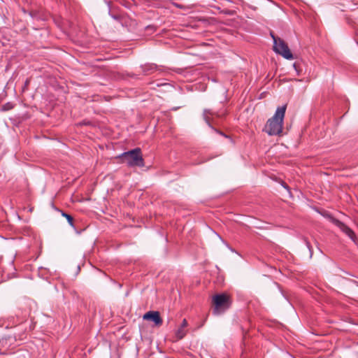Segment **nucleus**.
I'll return each instance as SVG.
<instances>
[{"instance_id":"nucleus-1","label":"nucleus","mask_w":358,"mask_h":358,"mask_svg":"<svg viewBox=\"0 0 358 358\" xmlns=\"http://www.w3.org/2000/svg\"><path fill=\"white\" fill-rule=\"evenodd\" d=\"M286 108V105L278 107L274 115L267 120L264 131L269 136H279L282 133Z\"/></svg>"},{"instance_id":"nucleus-2","label":"nucleus","mask_w":358,"mask_h":358,"mask_svg":"<svg viewBox=\"0 0 358 358\" xmlns=\"http://www.w3.org/2000/svg\"><path fill=\"white\" fill-rule=\"evenodd\" d=\"M119 157L121 159L122 162L127 164L129 166L143 167L144 166L140 148L125 152L120 155Z\"/></svg>"},{"instance_id":"nucleus-3","label":"nucleus","mask_w":358,"mask_h":358,"mask_svg":"<svg viewBox=\"0 0 358 358\" xmlns=\"http://www.w3.org/2000/svg\"><path fill=\"white\" fill-rule=\"evenodd\" d=\"M213 314L219 315L230 307L231 299L227 294H216L213 297Z\"/></svg>"},{"instance_id":"nucleus-4","label":"nucleus","mask_w":358,"mask_h":358,"mask_svg":"<svg viewBox=\"0 0 358 358\" xmlns=\"http://www.w3.org/2000/svg\"><path fill=\"white\" fill-rule=\"evenodd\" d=\"M271 36L273 39V50L286 59H293L294 56L285 41L280 38H275L273 34Z\"/></svg>"},{"instance_id":"nucleus-5","label":"nucleus","mask_w":358,"mask_h":358,"mask_svg":"<svg viewBox=\"0 0 358 358\" xmlns=\"http://www.w3.org/2000/svg\"><path fill=\"white\" fill-rule=\"evenodd\" d=\"M143 318L145 320L152 321L156 327H160L163 323V320L158 311H148L143 315Z\"/></svg>"},{"instance_id":"nucleus-6","label":"nucleus","mask_w":358,"mask_h":358,"mask_svg":"<svg viewBox=\"0 0 358 358\" xmlns=\"http://www.w3.org/2000/svg\"><path fill=\"white\" fill-rule=\"evenodd\" d=\"M331 222L335 224L338 228H339L342 231H343L345 234H347L350 238L353 239L354 232L345 224L340 222L339 220L329 217Z\"/></svg>"},{"instance_id":"nucleus-7","label":"nucleus","mask_w":358,"mask_h":358,"mask_svg":"<svg viewBox=\"0 0 358 358\" xmlns=\"http://www.w3.org/2000/svg\"><path fill=\"white\" fill-rule=\"evenodd\" d=\"M187 327V321L186 319H184L182 322V324L180 328L176 331V336L178 339H182L185 335L187 331L185 330V328Z\"/></svg>"},{"instance_id":"nucleus-8","label":"nucleus","mask_w":358,"mask_h":358,"mask_svg":"<svg viewBox=\"0 0 358 358\" xmlns=\"http://www.w3.org/2000/svg\"><path fill=\"white\" fill-rule=\"evenodd\" d=\"M210 114H211V113H210V111L209 110H204V111H203V117H204L206 122L208 124H210L208 115H210Z\"/></svg>"},{"instance_id":"nucleus-9","label":"nucleus","mask_w":358,"mask_h":358,"mask_svg":"<svg viewBox=\"0 0 358 358\" xmlns=\"http://www.w3.org/2000/svg\"><path fill=\"white\" fill-rule=\"evenodd\" d=\"M62 215L67 219L69 223L71 225H73V217L71 215L66 214V213H63Z\"/></svg>"},{"instance_id":"nucleus-10","label":"nucleus","mask_w":358,"mask_h":358,"mask_svg":"<svg viewBox=\"0 0 358 358\" xmlns=\"http://www.w3.org/2000/svg\"><path fill=\"white\" fill-rule=\"evenodd\" d=\"M214 235H215V236L217 239L220 240L222 243H224V242H223V241H222V239L221 238V237H220L218 234H217L216 233H214Z\"/></svg>"},{"instance_id":"nucleus-11","label":"nucleus","mask_w":358,"mask_h":358,"mask_svg":"<svg viewBox=\"0 0 358 358\" xmlns=\"http://www.w3.org/2000/svg\"><path fill=\"white\" fill-rule=\"evenodd\" d=\"M308 251L310 252V257H312L313 252V251L312 250V248H308Z\"/></svg>"},{"instance_id":"nucleus-12","label":"nucleus","mask_w":358,"mask_h":358,"mask_svg":"<svg viewBox=\"0 0 358 358\" xmlns=\"http://www.w3.org/2000/svg\"><path fill=\"white\" fill-rule=\"evenodd\" d=\"M316 248V250H317V251L318 252H320V253H322V251L320 250V248L317 247V248Z\"/></svg>"},{"instance_id":"nucleus-13","label":"nucleus","mask_w":358,"mask_h":358,"mask_svg":"<svg viewBox=\"0 0 358 358\" xmlns=\"http://www.w3.org/2000/svg\"><path fill=\"white\" fill-rule=\"evenodd\" d=\"M4 340H6V338H2V339L0 340V343H3L4 342Z\"/></svg>"},{"instance_id":"nucleus-14","label":"nucleus","mask_w":358,"mask_h":358,"mask_svg":"<svg viewBox=\"0 0 358 358\" xmlns=\"http://www.w3.org/2000/svg\"><path fill=\"white\" fill-rule=\"evenodd\" d=\"M3 108H4V110H7V109H8V108H7V107H6V106H4Z\"/></svg>"}]
</instances>
